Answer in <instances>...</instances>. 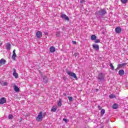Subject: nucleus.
<instances>
[{
  "label": "nucleus",
  "instance_id": "bb28decb",
  "mask_svg": "<svg viewBox=\"0 0 128 128\" xmlns=\"http://www.w3.org/2000/svg\"><path fill=\"white\" fill-rule=\"evenodd\" d=\"M51 112H56V108H54V107H52L51 110Z\"/></svg>",
  "mask_w": 128,
  "mask_h": 128
},
{
  "label": "nucleus",
  "instance_id": "aec40b11",
  "mask_svg": "<svg viewBox=\"0 0 128 128\" xmlns=\"http://www.w3.org/2000/svg\"><path fill=\"white\" fill-rule=\"evenodd\" d=\"M90 38L92 40H96V35H92Z\"/></svg>",
  "mask_w": 128,
  "mask_h": 128
},
{
  "label": "nucleus",
  "instance_id": "6e6552de",
  "mask_svg": "<svg viewBox=\"0 0 128 128\" xmlns=\"http://www.w3.org/2000/svg\"><path fill=\"white\" fill-rule=\"evenodd\" d=\"M6 102V98H0V104H4Z\"/></svg>",
  "mask_w": 128,
  "mask_h": 128
},
{
  "label": "nucleus",
  "instance_id": "1a4fd4ad",
  "mask_svg": "<svg viewBox=\"0 0 128 128\" xmlns=\"http://www.w3.org/2000/svg\"><path fill=\"white\" fill-rule=\"evenodd\" d=\"M126 64H128L127 63H122V64H119L116 70H120V68H122V66H126Z\"/></svg>",
  "mask_w": 128,
  "mask_h": 128
},
{
  "label": "nucleus",
  "instance_id": "473e14b6",
  "mask_svg": "<svg viewBox=\"0 0 128 128\" xmlns=\"http://www.w3.org/2000/svg\"><path fill=\"white\" fill-rule=\"evenodd\" d=\"M56 36H60V32H57L56 33Z\"/></svg>",
  "mask_w": 128,
  "mask_h": 128
},
{
  "label": "nucleus",
  "instance_id": "393cba45",
  "mask_svg": "<svg viewBox=\"0 0 128 128\" xmlns=\"http://www.w3.org/2000/svg\"><path fill=\"white\" fill-rule=\"evenodd\" d=\"M121 2L123 4H126L128 2V0H121Z\"/></svg>",
  "mask_w": 128,
  "mask_h": 128
},
{
  "label": "nucleus",
  "instance_id": "412c9836",
  "mask_svg": "<svg viewBox=\"0 0 128 128\" xmlns=\"http://www.w3.org/2000/svg\"><path fill=\"white\" fill-rule=\"evenodd\" d=\"M100 114L102 116H104V114H106V110H104V109H102Z\"/></svg>",
  "mask_w": 128,
  "mask_h": 128
},
{
  "label": "nucleus",
  "instance_id": "e433bc0d",
  "mask_svg": "<svg viewBox=\"0 0 128 128\" xmlns=\"http://www.w3.org/2000/svg\"><path fill=\"white\" fill-rule=\"evenodd\" d=\"M63 80H66V77H63Z\"/></svg>",
  "mask_w": 128,
  "mask_h": 128
},
{
  "label": "nucleus",
  "instance_id": "0eeeda50",
  "mask_svg": "<svg viewBox=\"0 0 128 128\" xmlns=\"http://www.w3.org/2000/svg\"><path fill=\"white\" fill-rule=\"evenodd\" d=\"M42 78L44 84H48V78L46 76H42Z\"/></svg>",
  "mask_w": 128,
  "mask_h": 128
},
{
  "label": "nucleus",
  "instance_id": "b1692460",
  "mask_svg": "<svg viewBox=\"0 0 128 128\" xmlns=\"http://www.w3.org/2000/svg\"><path fill=\"white\" fill-rule=\"evenodd\" d=\"M8 118V120H12L14 118V116L12 114H9Z\"/></svg>",
  "mask_w": 128,
  "mask_h": 128
},
{
  "label": "nucleus",
  "instance_id": "dca6fc26",
  "mask_svg": "<svg viewBox=\"0 0 128 128\" xmlns=\"http://www.w3.org/2000/svg\"><path fill=\"white\" fill-rule=\"evenodd\" d=\"M112 108L114 110H116L118 108V104L116 103H115L113 104Z\"/></svg>",
  "mask_w": 128,
  "mask_h": 128
},
{
  "label": "nucleus",
  "instance_id": "f03ea898",
  "mask_svg": "<svg viewBox=\"0 0 128 128\" xmlns=\"http://www.w3.org/2000/svg\"><path fill=\"white\" fill-rule=\"evenodd\" d=\"M104 78H106L104 74L102 72H100L97 76V79L98 82H104Z\"/></svg>",
  "mask_w": 128,
  "mask_h": 128
},
{
  "label": "nucleus",
  "instance_id": "9b49d317",
  "mask_svg": "<svg viewBox=\"0 0 128 128\" xmlns=\"http://www.w3.org/2000/svg\"><path fill=\"white\" fill-rule=\"evenodd\" d=\"M13 76L16 78H18V74L16 73V70L15 68H14Z\"/></svg>",
  "mask_w": 128,
  "mask_h": 128
},
{
  "label": "nucleus",
  "instance_id": "a211bd4d",
  "mask_svg": "<svg viewBox=\"0 0 128 128\" xmlns=\"http://www.w3.org/2000/svg\"><path fill=\"white\" fill-rule=\"evenodd\" d=\"M10 43H7L6 44V50H10Z\"/></svg>",
  "mask_w": 128,
  "mask_h": 128
},
{
  "label": "nucleus",
  "instance_id": "20e7f679",
  "mask_svg": "<svg viewBox=\"0 0 128 128\" xmlns=\"http://www.w3.org/2000/svg\"><path fill=\"white\" fill-rule=\"evenodd\" d=\"M66 72V74H68V76H72V78H76V80L78 78V77L76 76V74L75 73H74L73 72H72L69 70H67Z\"/></svg>",
  "mask_w": 128,
  "mask_h": 128
},
{
  "label": "nucleus",
  "instance_id": "cd10ccee",
  "mask_svg": "<svg viewBox=\"0 0 128 128\" xmlns=\"http://www.w3.org/2000/svg\"><path fill=\"white\" fill-rule=\"evenodd\" d=\"M70 102H72V96H68Z\"/></svg>",
  "mask_w": 128,
  "mask_h": 128
},
{
  "label": "nucleus",
  "instance_id": "f704fd0d",
  "mask_svg": "<svg viewBox=\"0 0 128 128\" xmlns=\"http://www.w3.org/2000/svg\"><path fill=\"white\" fill-rule=\"evenodd\" d=\"M13 54H16V50H13Z\"/></svg>",
  "mask_w": 128,
  "mask_h": 128
},
{
  "label": "nucleus",
  "instance_id": "9d476101",
  "mask_svg": "<svg viewBox=\"0 0 128 128\" xmlns=\"http://www.w3.org/2000/svg\"><path fill=\"white\" fill-rule=\"evenodd\" d=\"M116 34H120L122 32V28L120 27H117L115 29Z\"/></svg>",
  "mask_w": 128,
  "mask_h": 128
},
{
  "label": "nucleus",
  "instance_id": "58836bf2",
  "mask_svg": "<svg viewBox=\"0 0 128 128\" xmlns=\"http://www.w3.org/2000/svg\"><path fill=\"white\" fill-rule=\"evenodd\" d=\"M0 46H2V44H0Z\"/></svg>",
  "mask_w": 128,
  "mask_h": 128
},
{
  "label": "nucleus",
  "instance_id": "c756f323",
  "mask_svg": "<svg viewBox=\"0 0 128 128\" xmlns=\"http://www.w3.org/2000/svg\"><path fill=\"white\" fill-rule=\"evenodd\" d=\"M3 86H8V82H4L3 83Z\"/></svg>",
  "mask_w": 128,
  "mask_h": 128
},
{
  "label": "nucleus",
  "instance_id": "ea45409f",
  "mask_svg": "<svg viewBox=\"0 0 128 128\" xmlns=\"http://www.w3.org/2000/svg\"><path fill=\"white\" fill-rule=\"evenodd\" d=\"M46 34V35H48V33H46V34Z\"/></svg>",
  "mask_w": 128,
  "mask_h": 128
},
{
  "label": "nucleus",
  "instance_id": "5701e85b",
  "mask_svg": "<svg viewBox=\"0 0 128 128\" xmlns=\"http://www.w3.org/2000/svg\"><path fill=\"white\" fill-rule=\"evenodd\" d=\"M110 66L111 68V70H114V65H112V64L111 62H110Z\"/></svg>",
  "mask_w": 128,
  "mask_h": 128
},
{
  "label": "nucleus",
  "instance_id": "6ab92c4d",
  "mask_svg": "<svg viewBox=\"0 0 128 128\" xmlns=\"http://www.w3.org/2000/svg\"><path fill=\"white\" fill-rule=\"evenodd\" d=\"M62 100L60 98L59 99V102H58V108H60V106H62Z\"/></svg>",
  "mask_w": 128,
  "mask_h": 128
},
{
  "label": "nucleus",
  "instance_id": "a878e982",
  "mask_svg": "<svg viewBox=\"0 0 128 128\" xmlns=\"http://www.w3.org/2000/svg\"><path fill=\"white\" fill-rule=\"evenodd\" d=\"M109 98H116V96L112 95V94H110L109 96Z\"/></svg>",
  "mask_w": 128,
  "mask_h": 128
},
{
  "label": "nucleus",
  "instance_id": "ddd939ff",
  "mask_svg": "<svg viewBox=\"0 0 128 128\" xmlns=\"http://www.w3.org/2000/svg\"><path fill=\"white\" fill-rule=\"evenodd\" d=\"M6 61L4 59L2 58L0 60V66H2L3 64H6Z\"/></svg>",
  "mask_w": 128,
  "mask_h": 128
},
{
  "label": "nucleus",
  "instance_id": "f257e3e1",
  "mask_svg": "<svg viewBox=\"0 0 128 128\" xmlns=\"http://www.w3.org/2000/svg\"><path fill=\"white\" fill-rule=\"evenodd\" d=\"M105 14H106V10L104 8L100 9L96 13V16L97 18H100L104 16Z\"/></svg>",
  "mask_w": 128,
  "mask_h": 128
},
{
  "label": "nucleus",
  "instance_id": "4c0bfd02",
  "mask_svg": "<svg viewBox=\"0 0 128 128\" xmlns=\"http://www.w3.org/2000/svg\"><path fill=\"white\" fill-rule=\"evenodd\" d=\"M63 94H64V96H66V94L64 93Z\"/></svg>",
  "mask_w": 128,
  "mask_h": 128
},
{
  "label": "nucleus",
  "instance_id": "7ed1b4c3",
  "mask_svg": "<svg viewBox=\"0 0 128 128\" xmlns=\"http://www.w3.org/2000/svg\"><path fill=\"white\" fill-rule=\"evenodd\" d=\"M44 118V115L42 114V112H40L38 116L36 118V120L37 122H42V118Z\"/></svg>",
  "mask_w": 128,
  "mask_h": 128
},
{
  "label": "nucleus",
  "instance_id": "c9c22d12",
  "mask_svg": "<svg viewBox=\"0 0 128 128\" xmlns=\"http://www.w3.org/2000/svg\"><path fill=\"white\" fill-rule=\"evenodd\" d=\"M98 108H99V110H102V107L100 106H98Z\"/></svg>",
  "mask_w": 128,
  "mask_h": 128
},
{
  "label": "nucleus",
  "instance_id": "39448f33",
  "mask_svg": "<svg viewBox=\"0 0 128 128\" xmlns=\"http://www.w3.org/2000/svg\"><path fill=\"white\" fill-rule=\"evenodd\" d=\"M36 36L38 38H40L42 36V32L40 31H38L36 33Z\"/></svg>",
  "mask_w": 128,
  "mask_h": 128
},
{
  "label": "nucleus",
  "instance_id": "f3484780",
  "mask_svg": "<svg viewBox=\"0 0 128 128\" xmlns=\"http://www.w3.org/2000/svg\"><path fill=\"white\" fill-rule=\"evenodd\" d=\"M14 90L16 92H20V88L18 87L17 86H14Z\"/></svg>",
  "mask_w": 128,
  "mask_h": 128
},
{
  "label": "nucleus",
  "instance_id": "4be33fe9",
  "mask_svg": "<svg viewBox=\"0 0 128 128\" xmlns=\"http://www.w3.org/2000/svg\"><path fill=\"white\" fill-rule=\"evenodd\" d=\"M16 54H13L12 56V60H16Z\"/></svg>",
  "mask_w": 128,
  "mask_h": 128
},
{
  "label": "nucleus",
  "instance_id": "72a5a7b5",
  "mask_svg": "<svg viewBox=\"0 0 128 128\" xmlns=\"http://www.w3.org/2000/svg\"><path fill=\"white\" fill-rule=\"evenodd\" d=\"M72 42L74 44H76V41H72Z\"/></svg>",
  "mask_w": 128,
  "mask_h": 128
},
{
  "label": "nucleus",
  "instance_id": "423d86ee",
  "mask_svg": "<svg viewBox=\"0 0 128 128\" xmlns=\"http://www.w3.org/2000/svg\"><path fill=\"white\" fill-rule=\"evenodd\" d=\"M61 18H64L65 20H67L68 22H70V18L68 16H66L65 14H61Z\"/></svg>",
  "mask_w": 128,
  "mask_h": 128
},
{
  "label": "nucleus",
  "instance_id": "f8f14e48",
  "mask_svg": "<svg viewBox=\"0 0 128 128\" xmlns=\"http://www.w3.org/2000/svg\"><path fill=\"white\" fill-rule=\"evenodd\" d=\"M92 48L94 50H100V46L95 44H92Z\"/></svg>",
  "mask_w": 128,
  "mask_h": 128
},
{
  "label": "nucleus",
  "instance_id": "2eb2a0df",
  "mask_svg": "<svg viewBox=\"0 0 128 128\" xmlns=\"http://www.w3.org/2000/svg\"><path fill=\"white\" fill-rule=\"evenodd\" d=\"M119 76H124V70H120L118 71Z\"/></svg>",
  "mask_w": 128,
  "mask_h": 128
},
{
  "label": "nucleus",
  "instance_id": "4468645a",
  "mask_svg": "<svg viewBox=\"0 0 128 128\" xmlns=\"http://www.w3.org/2000/svg\"><path fill=\"white\" fill-rule=\"evenodd\" d=\"M50 52H56V48L54 46H52L50 48Z\"/></svg>",
  "mask_w": 128,
  "mask_h": 128
},
{
  "label": "nucleus",
  "instance_id": "c85d7f7f",
  "mask_svg": "<svg viewBox=\"0 0 128 128\" xmlns=\"http://www.w3.org/2000/svg\"><path fill=\"white\" fill-rule=\"evenodd\" d=\"M94 42H96V44H98V42H100V40L98 39H97L94 41Z\"/></svg>",
  "mask_w": 128,
  "mask_h": 128
},
{
  "label": "nucleus",
  "instance_id": "7c9ffc66",
  "mask_svg": "<svg viewBox=\"0 0 128 128\" xmlns=\"http://www.w3.org/2000/svg\"><path fill=\"white\" fill-rule=\"evenodd\" d=\"M84 2H86V0H82L80 2V4H84Z\"/></svg>",
  "mask_w": 128,
  "mask_h": 128
},
{
  "label": "nucleus",
  "instance_id": "2f4dec72",
  "mask_svg": "<svg viewBox=\"0 0 128 128\" xmlns=\"http://www.w3.org/2000/svg\"><path fill=\"white\" fill-rule=\"evenodd\" d=\"M63 120L65 122L68 123V120L66 118H63Z\"/></svg>",
  "mask_w": 128,
  "mask_h": 128
}]
</instances>
